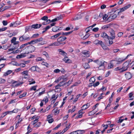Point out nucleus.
Returning <instances> with one entry per match:
<instances>
[{"mask_svg":"<svg viewBox=\"0 0 134 134\" xmlns=\"http://www.w3.org/2000/svg\"><path fill=\"white\" fill-rule=\"evenodd\" d=\"M22 45L20 47L19 49H20V53L21 54L20 55H18L16 58H24L26 56V54H28L34 52L35 50V47L34 46L30 45L28 46H26L22 47Z\"/></svg>","mask_w":134,"mask_h":134,"instance_id":"nucleus-1","label":"nucleus"},{"mask_svg":"<svg viewBox=\"0 0 134 134\" xmlns=\"http://www.w3.org/2000/svg\"><path fill=\"white\" fill-rule=\"evenodd\" d=\"M110 36L109 37V43L107 45L108 46H110L113 43V40L114 39L115 37V35L114 31L112 29L111 31H110Z\"/></svg>","mask_w":134,"mask_h":134,"instance_id":"nucleus-2","label":"nucleus"},{"mask_svg":"<svg viewBox=\"0 0 134 134\" xmlns=\"http://www.w3.org/2000/svg\"><path fill=\"white\" fill-rule=\"evenodd\" d=\"M67 80V78L65 76L62 75L60 76L56 80L55 82L56 83H58L59 82L60 83H64V84H68L69 83V81L66 83Z\"/></svg>","mask_w":134,"mask_h":134,"instance_id":"nucleus-3","label":"nucleus"},{"mask_svg":"<svg viewBox=\"0 0 134 134\" xmlns=\"http://www.w3.org/2000/svg\"><path fill=\"white\" fill-rule=\"evenodd\" d=\"M132 55L131 54H129L127 55L125 58H116V60H113V62H115L116 65L122 63L125 61V60L127 59L128 57Z\"/></svg>","mask_w":134,"mask_h":134,"instance_id":"nucleus-4","label":"nucleus"},{"mask_svg":"<svg viewBox=\"0 0 134 134\" xmlns=\"http://www.w3.org/2000/svg\"><path fill=\"white\" fill-rule=\"evenodd\" d=\"M31 39V38L29 35H26L24 34L19 37V40L20 42H21L26 41H29Z\"/></svg>","mask_w":134,"mask_h":134,"instance_id":"nucleus-5","label":"nucleus"},{"mask_svg":"<svg viewBox=\"0 0 134 134\" xmlns=\"http://www.w3.org/2000/svg\"><path fill=\"white\" fill-rule=\"evenodd\" d=\"M97 45H100L104 50H108L109 48L102 41L99 40L98 41Z\"/></svg>","mask_w":134,"mask_h":134,"instance_id":"nucleus-6","label":"nucleus"},{"mask_svg":"<svg viewBox=\"0 0 134 134\" xmlns=\"http://www.w3.org/2000/svg\"><path fill=\"white\" fill-rule=\"evenodd\" d=\"M129 62L126 61L123 64V66L121 68L122 70L121 72H123L127 70L129 68Z\"/></svg>","mask_w":134,"mask_h":134,"instance_id":"nucleus-7","label":"nucleus"},{"mask_svg":"<svg viewBox=\"0 0 134 134\" xmlns=\"http://www.w3.org/2000/svg\"><path fill=\"white\" fill-rule=\"evenodd\" d=\"M67 38L64 36H61L57 39V41L60 44L64 45L65 44L64 41Z\"/></svg>","mask_w":134,"mask_h":134,"instance_id":"nucleus-8","label":"nucleus"},{"mask_svg":"<svg viewBox=\"0 0 134 134\" xmlns=\"http://www.w3.org/2000/svg\"><path fill=\"white\" fill-rule=\"evenodd\" d=\"M16 48H17V47H16L15 46H13V48H9L8 49V52H9L10 51H12V52H11V53H13L14 54L16 53H18L19 52H20V50L19 49V48L18 49H17L15 51H13L14 50H15L16 49Z\"/></svg>","mask_w":134,"mask_h":134,"instance_id":"nucleus-9","label":"nucleus"},{"mask_svg":"<svg viewBox=\"0 0 134 134\" xmlns=\"http://www.w3.org/2000/svg\"><path fill=\"white\" fill-rule=\"evenodd\" d=\"M29 70L32 71H36L38 72H40L41 71L40 69L37 66H32L30 69Z\"/></svg>","mask_w":134,"mask_h":134,"instance_id":"nucleus-10","label":"nucleus"},{"mask_svg":"<svg viewBox=\"0 0 134 134\" xmlns=\"http://www.w3.org/2000/svg\"><path fill=\"white\" fill-rule=\"evenodd\" d=\"M106 63L105 61H99L97 63V64L99 66V67L98 68V69H101L100 68L102 67V69H104L105 66L104 63Z\"/></svg>","mask_w":134,"mask_h":134,"instance_id":"nucleus-11","label":"nucleus"},{"mask_svg":"<svg viewBox=\"0 0 134 134\" xmlns=\"http://www.w3.org/2000/svg\"><path fill=\"white\" fill-rule=\"evenodd\" d=\"M37 43L36 39L34 40L31 41L30 42L26 43L25 44H22V47L24 46H27L28 44H34Z\"/></svg>","mask_w":134,"mask_h":134,"instance_id":"nucleus-12","label":"nucleus"},{"mask_svg":"<svg viewBox=\"0 0 134 134\" xmlns=\"http://www.w3.org/2000/svg\"><path fill=\"white\" fill-rule=\"evenodd\" d=\"M28 74L29 71L27 70L24 71L21 73V74L22 75H24V77L25 79L28 78L30 76Z\"/></svg>","mask_w":134,"mask_h":134,"instance_id":"nucleus-13","label":"nucleus"},{"mask_svg":"<svg viewBox=\"0 0 134 134\" xmlns=\"http://www.w3.org/2000/svg\"><path fill=\"white\" fill-rule=\"evenodd\" d=\"M100 36L105 40H109V36H108L106 32H102Z\"/></svg>","mask_w":134,"mask_h":134,"instance_id":"nucleus-14","label":"nucleus"},{"mask_svg":"<svg viewBox=\"0 0 134 134\" xmlns=\"http://www.w3.org/2000/svg\"><path fill=\"white\" fill-rule=\"evenodd\" d=\"M62 29V27L54 26L52 28V31L54 32H58Z\"/></svg>","mask_w":134,"mask_h":134,"instance_id":"nucleus-15","label":"nucleus"},{"mask_svg":"<svg viewBox=\"0 0 134 134\" xmlns=\"http://www.w3.org/2000/svg\"><path fill=\"white\" fill-rule=\"evenodd\" d=\"M131 5L130 4H129L125 5L122 8H120V11L119 12H124L125 10L129 8L131 6Z\"/></svg>","mask_w":134,"mask_h":134,"instance_id":"nucleus-16","label":"nucleus"},{"mask_svg":"<svg viewBox=\"0 0 134 134\" xmlns=\"http://www.w3.org/2000/svg\"><path fill=\"white\" fill-rule=\"evenodd\" d=\"M117 17V15L116 14H114L110 16L107 19V20L109 22H110L112 21L114 19L116 18Z\"/></svg>","mask_w":134,"mask_h":134,"instance_id":"nucleus-17","label":"nucleus"},{"mask_svg":"<svg viewBox=\"0 0 134 134\" xmlns=\"http://www.w3.org/2000/svg\"><path fill=\"white\" fill-rule=\"evenodd\" d=\"M32 29L33 28L34 29H36L40 28L42 26V24H32L31 26Z\"/></svg>","mask_w":134,"mask_h":134,"instance_id":"nucleus-18","label":"nucleus"},{"mask_svg":"<svg viewBox=\"0 0 134 134\" xmlns=\"http://www.w3.org/2000/svg\"><path fill=\"white\" fill-rule=\"evenodd\" d=\"M82 53L84 54L83 57H90V54L89 51L86 50H84L82 52Z\"/></svg>","mask_w":134,"mask_h":134,"instance_id":"nucleus-19","label":"nucleus"},{"mask_svg":"<svg viewBox=\"0 0 134 134\" xmlns=\"http://www.w3.org/2000/svg\"><path fill=\"white\" fill-rule=\"evenodd\" d=\"M125 77L127 80L130 79L132 77V75L130 72H127L125 74Z\"/></svg>","mask_w":134,"mask_h":134,"instance_id":"nucleus-20","label":"nucleus"},{"mask_svg":"<svg viewBox=\"0 0 134 134\" xmlns=\"http://www.w3.org/2000/svg\"><path fill=\"white\" fill-rule=\"evenodd\" d=\"M62 34L61 32H59L58 33L55 35L52 36L50 38L51 40H54L57 37L59 36Z\"/></svg>","mask_w":134,"mask_h":134,"instance_id":"nucleus-21","label":"nucleus"},{"mask_svg":"<svg viewBox=\"0 0 134 134\" xmlns=\"http://www.w3.org/2000/svg\"><path fill=\"white\" fill-rule=\"evenodd\" d=\"M90 104L88 103H87V104L84 105L82 107V109L80 110V112L82 111L83 110L86 109L88 108Z\"/></svg>","mask_w":134,"mask_h":134,"instance_id":"nucleus-22","label":"nucleus"},{"mask_svg":"<svg viewBox=\"0 0 134 134\" xmlns=\"http://www.w3.org/2000/svg\"><path fill=\"white\" fill-rule=\"evenodd\" d=\"M58 51L59 52V53L60 55H63L64 56H66L67 55V54L64 51L62 50L61 49H59L58 50Z\"/></svg>","mask_w":134,"mask_h":134,"instance_id":"nucleus-23","label":"nucleus"},{"mask_svg":"<svg viewBox=\"0 0 134 134\" xmlns=\"http://www.w3.org/2000/svg\"><path fill=\"white\" fill-rule=\"evenodd\" d=\"M114 64H115V62H113V60L111 61L110 63L109 64L108 68L111 69L114 66Z\"/></svg>","mask_w":134,"mask_h":134,"instance_id":"nucleus-24","label":"nucleus"},{"mask_svg":"<svg viewBox=\"0 0 134 134\" xmlns=\"http://www.w3.org/2000/svg\"><path fill=\"white\" fill-rule=\"evenodd\" d=\"M63 60L65 63H71V61L70 59H68V57L66 56L63 59Z\"/></svg>","mask_w":134,"mask_h":134,"instance_id":"nucleus-25","label":"nucleus"},{"mask_svg":"<svg viewBox=\"0 0 134 134\" xmlns=\"http://www.w3.org/2000/svg\"><path fill=\"white\" fill-rule=\"evenodd\" d=\"M70 125V124L66 126L65 128H64L62 131L60 133V134H63V133H64L66 131L69 129V126Z\"/></svg>","mask_w":134,"mask_h":134,"instance_id":"nucleus-26","label":"nucleus"},{"mask_svg":"<svg viewBox=\"0 0 134 134\" xmlns=\"http://www.w3.org/2000/svg\"><path fill=\"white\" fill-rule=\"evenodd\" d=\"M82 18V16L80 14L77 15L75 16L74 18L73 19V20H78L81 19Z\"/></svg>","mask_w":134,"mask_h":134,"instance_id":"nucleus-27","label":"nucleus"},{"mask_svg":"<svg viewBox=\"0 0 134 134\" xmlns=\"http://www.w3.org/2000/svg\"><path fill=\"white\" fill-rule=\"evenodd\" d=\"M42 54L44 55L46 58L48 60L49 58V57L48 54L46 51H44L42 53Z\"/></svg>","mask_w":134,"mask_h":134,"instance_id":"nucleus-28","label":"nucleus"},{"mask_svg":"<svg viewBox=\"0 0 134 134\" xmlns=\"http://www.w3.org/2000/svg\"><path fill=\"white\" fill-rule=\"evenodd\" d=\"M12 72V70H8L6 72L4 73L3 74V76H7L11 73Z\"/></svg>","mask_w":134,"mask_h":134,"instance_id":"nucleus-29","label":"nucleus"},{"mask_svg":"<svg viewBox=\"0 0 134 134\" xmlns=\"http://www.w3.org/2000/svg\"><path fill=\"white\" fill-rule=\"evenodd\" d=\"M79 115H77L75 118H81L82 117V115L83 114V113L82 111H80V110L79 112Z\"/></svg>","mask_w":134,"mask_h":134,"instance_id":"nucleus-30","label":"nucleus"},{"mask_svg":"<svg viewBox=\"0 0 134 134\" xmlns=\"http://www.w3.org/2000/svg\"><path fill=\"white\" fill-rule=\"evenodd\" d=\"M32 29L31 26H26L25 29V32H28L29 31H30Z\"/></svg>","mask_w":134,"mask_h":134,"instance_id":"nucleus-31","label":"nucleus"},{"mask_svg":"<svg viewBox=\"0 0 134 134\" xmlns=\"http://www.w3.org/2000/svg\"><path fill=\"white\" fill-rule=\"evenodd\" d=\"M11 45H9L8 44H5L2 47V48L4 50H6L7 49H8V48L10 47Z\"/></svg>","mask_w":134,"mask_h":134,"instance_id":"nucleus-32","label":"nucleus"},{"mask_svg":"<svg viewBox=\"0 0 134 134\" xmlns=\"http://www.w3.org/2000/svg\"><path fill=\"white\" fill-rule=\"evenodd\" d=\"M72 32L73 31H71L70 32H61L62 33L61 35H67L71 34Z\"/></svg>","mask_w":134,"mask_h":134,"instance_id":"nucleus-33","label":"nucleus"},{"mask_svg":"<svg viewBox=\"0 0 134 134\" xmlns=\"http://www.w3.org/2000/svg\"><path fill=\"white\" fill-rule=\"evenodd\" d=\"M95 81V80L94 77H92L89 80V81L90 82L89 84H93Z\"/></svg>","mask_w":134,"mask_h":134,"instance_id":"nucleus-34","label":"nucleus"},{"mask_svg":"<svg viewBox=\"0 0 134 134\" xmlns=\"http://www.w3.org/2000/svg\"><path fill=\"white\" fill-rule=\"evenodd\" d=\"M28 81L30 83L29 84H34L35 83V81L32 78L30 79H29Z\"/></svg>","mask_w":134,"mask_h":134,"instance_id":"nucleus-35","label":"nucleus"},{"mask_svg":"<svg viewBox=\"0 0 134 134\" xmlns=\"http://www.w3.org/2000/svg\"><path fill=\"white\" fill-rule=\"evenodd\" d=\"M83 67L85 69H87L90 68V66L88 63H85L83 65Z\"/></svg>","mask_w":134,"mask_h":134,"instance_id":"nucleus-36","label":"nucleus"},{"mask_svg":"<svg viewBox=\"0 0 134 134\" xmlns=\"http://www.w3.org/2000/svg\"><path fill=\"white\" fill-rule=\"evenodd\" d=\"M19 42L18 41H15V42H13L14 45L13 46H15L16 47H17V48L19 46Z\"/></svg>","mask_w":134,"mask_h":134,"instance_id":"nucleus-37","label":"nucleus"},{"mask_svg":"<svg viewBox=\"0 0 134 134\" xmlns=\"http://www.w3.org/2000/svg\"><path fill=\"white\" fill-rule=\"evenodd\" d=\"M57 97H58V96H57V97H55V94H54L52 96V99H54H54H53V100H52L51 102L52 103L53 102V103H54V102L56 99H57Z\"/></svg>","mask_w":134,"mask_h":134,"instance_id":"nucleus-38","label":"nucleus"},{"mask_svg":"<svg viewBox=\"0 0 134 134\" xmlns=\"http://www.w3.org/2000/svg\"><path fill=\"white\" fill-rule=\"evenodd\" d=\"M90 35V34H87L85 35L82 38L83 40L86 39L87 38L89 37Z\"/></svg>","mask_w":134,"mask_h":134,"instance_id":"nucleus-39","label":"nucleus"},{"mask_svg":"<svg viewBox=\"0 0 134 134\" xmlns=\"http://www.w3.org/2000/svg\"><path fill=\"white\" fill-rule=\"evenodd\" d=\"M133 95L132 92H131L129 94V97L130 98V100H132L134 98H133L132 95Z\"/></svg>","mask_w":134,"mask_h":134,"instance_id":"nucleus-40","label":"nucleus"},{"mask_svg":"<svg viewBox=\"0 0 134 134\" xmlns=\"http://www.w3.org/2000/svg\"><path fill=\"white\" fill-rule=\"evenodd\" d=\"M77 134H81L84 133L85 132L83 130H77Z\"/></svg>","mask_w":134,"mask_h":134,"instance_id":"nucleus-41","label":"nucleus"},{"mask_svg":"<svg viewBox=\"0 0 134 134\" xmlns=\"http://www.w3.org/2000/svg\"><path fill=\"white\" fill-rule=\"evenodd\" d=\"M109 27V25L108 24L105 25L104 26H103L102 27V29H107Z\"/></svg>","mask_w":134,"mask_h":134,"instance_id":"nucleus-42","label":"nucleus"},{"mask_svg":"<svg viewBox=\"0 0 134 134\" xmlns=\"http://www.w3.org/2000/svg\"><path fill=\"white\" fill-rule=\"evenodd\" d=\"M39 34L38 33H36L34 34L31 37V38H36L39 36Z\"/></svg>","mask_w":134,"mask_h":134,"instance_id":"nucleus-43","label":"nucleus"},{"mask_svg":"<svg viewBox=\"0 0 134 134\" xmlns=\"http://www.w3.org/2000/svg\"><path fill=\"white\" fill-rule=\"evenodd\" d=\"M42 65L45 66L47 67H48L49 65L46 62H43L42 63Z\"/></svg>","mask_w":134,"mask_h":134,"instance_id":"nucleus-44","label":"nucleus"},{"mask_svg":"<svg viewBox=\"0 0 134 134\" xmlns=\"http://www.w3.org/2000/svg\"><path fill=\"white\" fill-rule=\"evenodd\" d=\"M80 95H81V94H78V95H77L76 96V98L74 99V102H75L77 101L78 98L80 96Z\"/></svg>","mask_w":134,"mask_h":134,"instance_id":"nucleus-45","label":"nucleus"},{"mask_svg":"<svg viewBox=\"0 0 134 134\" xmlns=\"http://www.w3.org/2000/svg\"><path fill=\"white\" fill-rule=\"evenodd\" d=\"M43 39L42 37H41L38 38L36 39V40L37 43L38 42H40L41 41H42L43 40Z\"/></svg>","mask_w":134,"mask_h":134,"instance_id":"nucleus-46","label":"nucleus"},{"mask_svg":"<svg viewBox=\"0 0 134 134\" xmlns=\"http://www.w3.org/2000/svg\"><path fill=\"white\" fill-rule=\"evenodd\" d=\"M123 34V33L122 32H119L117 34L118 36L119 37H120Z\"/></svg>","mask_w":134,"mask_h":134,"instance_id":"nucleus-47","label":"nucleus"},{"mask_svg":"<svg viewBox=\"0 0 134 134\" xmlns=\"http://www.w3.org/2000/svg\"><path fill=\"white\" fill-rule=\"evenodd\" d=\"M54 46H58L61 45L60 43L57 41V42H54Z\"/></svg>","mask_w":134,"mask_h":134,"instance_id":"nucleus-48","label":"nucleus"},{"mask_svg":"<svg viewBox=\"0 0 134 134\" xmlns=\"http://www.w3.org/2000/svg\"><path fill=\"white\" fill-rule=\"evenodd\" d=\"M108 16V15L105 14L103 15L102 18L103 20H105L106 19Z\"/></svg>","mask_w":134,"mask_h":134,"instance_id":"nucleus-49","label":"nucleus"},{"mask_svg":"<svg viewBox=\"0 0 134 134\" xmlns=\"http://www.w3.org/2000/svg\"><path fill=\"white\" fill-rule=\"evenodd\" d=\"M48 19V17L47 16H44L41 18V19L42 20L46 21V20Z\"/></svg>","mask_w":134,"mask_h":134,"instance_id":"nucleus-50","label":"nucleus"},{"mask_svg":"<svg viewBox=\"0 0 134 134\" xmlns=\"http://www.w3.org/2000/svg\"><path fill=\"white\" fill-rule=\"evenodd\" d=\"M63 85H60L59 84H58L55 87V88L56 89H59V91H61V89L60 88H59V87L61 86H63Z\"/></svg>","mask_w":134,"mask_h":134,"instance_id":"nucleus-51","label":"nucleus"},{"mask_svg":"<svg viewBox=\"0 0 134 134\" xmlns=\"http://www.w3.org/2000/svg\"><path fill=\"white\" fill-rule=\"evenodd\" d=\"M95 113V112L94 111V110H93L92 111H91L90 112H89L88 113V114L90 116V115H94Z\"/></svg>","mask_w":134,"mask_h":134,"instance_id":"nucleus-52","label":"nucleus"},{"mask_svg":"<svg viewBox=\"0 0 134 134\" xmlns=\"http://www.w3.org/2000/svg\"><path fill=\"white\" fill-rule=\"evenodd\" d=\"M60 71V70L58 69H55L54 70L53 72L54 73H59Z\"/></svg>","mask_w":134,"mask_h":134,"instance_id":"nucleus-53","label":"nucleus"},{"mask_svg":"<svg viewBox=\"0 0 134 134\" xmlns=\"http://www.w3.org/2000/svg\"><path fill=\"white\" fill-rule=\"evenodd\" d=\"M5 80L4 79L2 78H0V83H4L5 82Z\"/></svg>","mask_w":134,"mask_h":134,"instance_id":"nucleus-54","label":"nucleus"},{"mask_svg":"<svg viewBox=\"0 0 134 134\" xmlns=\"http://www.w3.org/2000/svg\"><path fill=\"white\" fill-rule=\"evenodd\" d=\"M131 31L134 33V24H132L131 26Z\"/></svg>","mask_w":134,"mask_h":134,"instance_id":"nucleus-55","label":"nucleus"},{"mask_svg":"<svg viewBox=\"0 0 134 134\" xmlns=\"http://www.w3.org/2000/svg\"><path fill=\"white\" fill-rule=\"evenodd\" d=\"M115 71L120 70L119 71L120 72H121V71L122 70L121 68L120 67H118L115 68Z\"/></svg>","mask_w":134,"mask_h":134,"instance_id":"nucleus-56","label":"nucleus"},{"mask_svg":"<svg viewBox=\"0 0 134 134\" xmlns=\"http://www.w3.org/2000/svg\"><path fill=\"white\" fill-rule=\"evenodd\" d=\"M61 2V1L59 0L56 1H55L51 3V4H55V3H60Z\"/></svg>","mask_w":134,"mask_h":134,"instance_id":"nucleus-57","label":"nucleus"},{"mask_svg":"<svg viewBox=\"0 0 134 134\" xmlns=\"http://www.w3.org/2000/svg\"><path fill=\"white\" fill-rule=\"evenodd\" d=\"M48 100V98L46 97L44 98L43 100V101H44L45 103H47Z\"/></svg>","mask_w":134,"mask_h":134,"instance_id":"nucleus-58","label":"nucleus"},{"mask_svg":"<svg viewBox=\"0 0 134 134\" xmlns=\"http://www.w3.org/2000/svg\"><path fill=\"white\" fill-rule=\"evenodd\" d=\"M132 43L131 42L127 41L124 44V45L127 46L129 44H131Z\"/></svg>","mask_w":134,"mask_h":134,"instance_id":"nucleus-59","label":"nucleus"},{"mask_svg":"<svg viewBox=\"0 0 134 134\" xmlns=\"http://www.w3.org/2000/svg\"><path fill=\"white\" fill-rule=\"evenodd\" d=\"M26 93H24L22 94H21L20 95V96H19V98H21L25 96L26 95Z\"/></svg>","mask_w":134,"mask_h":134,"instance_id":"nucleus-60","label":"nucleus"},{"mask_svg":"<svg viewBox=\"0 0 134 134\" xmlns=\"http://www.w3.org/2000/svg\"><path fill=\"white\" fill-rule=\"evenodd\" d=\"M41 125V122H40L37 123L35 125L34 127H38L40 126Z\"/></svg>","mask_w":134,"mask_h":134,"instance_id":"nucleus-61","label":"nucleus"},{"mask_svg":"<svg viewBox=\"0 0 134 134\" xmlns=\"http://www.w3.org/2000/svg\"><path fill=\"white\" fill-rule=\"evenodd\" d=\"M43 59L40 57H38L36 59V61L37 62L41 61Z\"/></svg>","mask_w":134,"mask_h":134,"instance_id":"nucleus-62","label":"nucleus"},{"mask_svg":"<svg viewBox=\"0 0 134 134\" xmlns=\"http://www.w3.org/2000/svg\"><path fill=\"white\" fill-rule=\"evenodd\" d=\"M16 38L15 37H14L13 38L12 40H11V42L13 43V42H15L16 41Z\"/></svg>","mask_w":134,"mask_h":134,"instance_id":"nucleus-63","label":"nucleus"},{"mask_svg":"<svg viewBox=\"0 0 134 134\" xmlns=\"http://www.w3.org/2000/svg\"><path fill=\"white\" fill-rule=\"evenodd\" d=\"M3 25L4 26L8 24V22L6 20H3L2 22Z\"/></svg>","mask_w":134,"mask_h":134,"instance_id":"nucleus-64","label":"nucleus"}]
</instances>
